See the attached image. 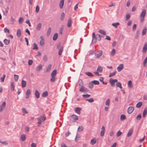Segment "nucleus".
Wrapping results in <instances>:
<instances>
[{
    "mask_svg": "<svg viewBox=\"0 0 147 147\" xmlns=\"http://www.w3.org/2000/svg\"><path fill=\"white\" fill-rule=\"evenodd\" d=\"M97 36L95 35V33L93 32L92 34V42L93 44H95L96 42V39Z\"/></svg>",
    "mask_w": 147,
    "mask_h": 147,
    "instance_id": "nucleus-1",
    "label": "nucleus"
},
{
    "mask_svg": "<svg viewBox=\"0 0 147 147\" xmlns=\"http://www.w3.org/2000/svg\"><path fill=\"white\" fill-rule=\"evenodd\" d=\"M78 119V118L76 115H71L70 120L72 122H75Z\"/></svg>",
    "mask_w": 147,
    "mask_h": 147,
    "instance_id": "nucleus-2",
    "label": "nucleus"
},
{
    "mask_svg": "<svg viewBox=\"0 0 147 147\" xmlns=\"http://www.w3.org/2000/svg\"><path fill=\"white\" fill-rule=\"evenodd\" d=\"M79 91L81 92H88L89 90L86 88L84 87L83 86H81Z\"/></svg>",
    "mask_w": 147,
    "mask_h": 147,
    "instance_id": "nucleus-3",
    "label": "nucleus"
},
{
    "mask_svg": "<svg viewBox=\"0 0 147 147\" xmlns=\"http://www.w3.org/2000/svg\"><path fill=\"white\" fill-rule=\"evenodd\" d=\"M134 107H129L127 109V112L129 114H131L134 111Z\"/></svg>",
    "mask_w": 147,
    "mask_h": 147,
    "instance_id": "nucleus-4",
    "label": "nucleus"
},
{
    "mask_svg": "<svg viewBox=\"0 0 147 147\" xmlns=\"http://www.w3.org/2000/svg\"><path fill=\"white\" fill-rule=\"evenodd\" d=\"M102 51H101L97 52V53H95V56L96 58H98L101 56L102 54Z\"/></svg>",
    "mask_w": 147,
    "mask_h": 147,
    "instance_id": "nucleus-5",
    "label": "nucleus"
},
{
    "mask_svg": "<svg viewBox=\"0 0 147 147\" xmlns=\"http://www.w3.org/2000/svg\"><path fill=\"white\" fill-rule=\"evenodd\" d=\"M6 105V103L5 102H4L2 103V105L0 106V112H2L3 109L5 108Z\"/></svg>",
    "mask_w": 147,
    "mask_h": 147,
    "instance_id": "nucleus-6",
    "label": "nucleus"
},
{
    "mask_svg": "<svg viewBox=\"0 0 147 147\" xmlns=\"http://www.w3.org/2000/svg\"><path fill=\"white\" fill-rule=\"evenodd\" d=\"M82 110V108L80 107H76L75 109V112L78 114L80 115V111Z\"/></svg>",
    "mask_w": 147,
    "mask_h": 147,
    "instance_id": "nucleus-7",
    "label": "nucleus"
},
{
    "mask_svg": "<svg viewBox=\"0 0 147 147\" xmlns=\"http://www.w3.org/2000/svg\"><path fill=\"white\" fill-rule=\"evenodd\" d=\"M123 68V64H120L117 67V69L118 71H120Z\"/></svg>",
    "mask_w": 147,
    "mask_h": 147,
    "instance_id": "nucleus-8",
    "label": "nucleus"
},
{
    "mask_svg": "<svg viewBox=\"0 0 147 147\" xmlns=\"http://www.w3.org/2000/svg\"><path fill=\"white\" fill-rule=\"evenodd\" d=\"M147 50V43L146 42L144 45V46L143 48L142 52L143 53H145Z\"/></svg>",
    "mask_w": 147,
    "mask_h": 147,
    "instance_id": "nucleus-9",
    "label": "nucleus"
},
{
    "mask_svg": "<svg viewBox=\"0 0 147 147\" xmlns=\"http://www.w3.org/2000/svg\"><path fill=\"white\" fill-rule=\"evenodd\" d=\"M133 129L132 128H131L129 130L127 135V137H129L133 133Z\"/></svg>",
    "mask_w": 147,
    "mask_h": 147,
    "instance_id": "nucleus-10",
    "label": "nucleus"
},
{
    "mask_svg": "<svg viewBox=\"0 0 147 147\" xmlns=\"http://www.w3.org/2000/svg\"><path fill=\"white\" fill-rule=\"evenodd\" d=\"M40 38L41 40H40V44L41 46H43L44 45L45 43L44 42V40L43 37L42 36L40 37Z\"/></svg>",
    "mask_w": 147,
    "mask_h": 147,
    "instance_id": "nucleus-11",
    "label": "nucleus"
},
{
    "mask_svg": "<svg viewBox=\"0 0 147 147\" xmlns=\"http://www.w3.org/2000/svg\"><path fill=\"white\" fill-rule=\"evenodd\" d=\"M42 69V65L41 64L39 65L36 67V70L38 71H40Z\"/></svg>",
    "mask_w": 147,
    "mask_h": 147,
    "instance_id": "nucleus-12",
    "label": "nucleus"
},
{
    "mask_svg": "<svg viewBox=\"0 0 147 147\" xmlns=\"http://www.w3.org/2000/svg\"><path fill=\"white\" fill-rule=\"evenodd\" d=\"M146 13V10L145 9H143L142 11L140 17H144L145 16Z\"/></svg>",
    "mask_w": 147,
    "mask_h": 147,
    "instance_id": "nucleus-13",
    "label": "nucleus"
},
{
    "mask_svg": "<svg viewBox=\"0 0 147 147\" xmlns=\"http://www.w3.org/2000/svg\"><path fill=\"white\" fill-rule=\"evenodd\" d=\"M64 0H61L59 3V7L61 9L63 8L64 4Z\"/></svg>",
    "mask_w": 147,
    "mask_h": 147,
    "instance_id": "nucleus-14",
    "label": "nucleus"
},
{
    "mask_svg": "<svg viewBox=\"0 0 147 147\" xmlns=\"http://www.w3.org/2000/svg\"><path fill=\"white\" fill-rule=\"evenodd\" d=\"M147 30V28L146 26H144L142 30V35L144 36L146 34Z\"/></svg>",
    "mask_w": 147,
    "mask_h": 147,
    "instance_id": "nucleus-15",
    "label": "nucleus"
},
{
    "mask_svg": "<svg viewBox=\"0 0 147 147\" xmlns=\"http://www.w3.org/2000/svg\"><path fill=\"white\" fill-rule=\"evenodd\" d=\"M35 95L36 98H38L40 97V94L39 92L37 90H36L35 91Z\"/></svg>",
    "mask_w": 147,
    "mask_h": 147,
    "instance_id": "nucleus-16",
    "label": "nucleus"
},
{
    "mask_svg": "<svg viewBox=\"0 0 147 147\" xmlns=\"http://www.w3.org/2000/svg\"><path fill=\"white\" fill-rule=\"evenodd\" d=\"M109 82L111 84V86H114L115 85L114 84H115V82H114L113 81V79L112 78H111L109 80Z\"/></svg>",
    "mask_w": 147,
    "mask_h": 147,
    "instance_id": "nucleus-17",
    "label": "nucleus"
},
{
    "mask_svg": "<svg viewBox=\"0 0 147 147\" xmlns=\"http://www.w3.org/2000/svg\"><path fill=\"white\" fill-rule=\"evenodd\" d=\"M52 65L51 64H49L48 67H47L46 69V71L47 72H49L50 71Z\"/></svg>",
    "mask_w": 147,
    "mask_h": 147,
    "instance_id": "nucleus-18",
    "label": "nucleus"
},
{
    "mask_svg": "<svg viewBox=\"0 0 147 147\" xmlns=\"http://www.w3.org/2000/svg\"><path fill=\"white\" fill-rule=\"evenodd\" d=\"M71 19L70 18H69L68 19V22L67 24V26L68 27H70L71 24Z\"/></svg>",
    "mask_w": 147,
    "mask_h": 147,
    "instance_id": "nucleus-19",
    "label": "nucleus"
},
{
    "mask_svg": "<svg viewBox=\"0 0 147 147\" xmlns=\"http://www.w3.org/2000/svg\"><path fill=\"white\" fill-rule=\"evenodd\" d=\"M37 120L38 122H37V126H40V124L42 123V121H41V118L40 117L38 118Z\"/></svg>",
    "mask_w": 147,
    "mask_h": 147,
    "instance_id": "nucleus-20",
    "label": "nucleus"
},
{
    "mask_svg": "<svg viewBox=\"0 0 147 147\" xmlns=\"http://www.w3.org/2000/svg\"><path fill=\"white\" fill-rule=\"evenodd\" d=\"M85 74L88 76L91 77H93L94 76V75L90 72H85Z\"/></svg>",
    "mask_w": 147,
    "mask_h": 147,
    "instance_id": "nucleus-21",
    "label": "nucleus"
},
{
    "mask_svg": "<svg viewBox=\"0 0 147 147\" xmlns=\"http://www.w3.org/2000/svg\"><path fill=\"white\" fill-rule=\"evenodd\" d=\"M98 32L104 35H106V34L105 32L103 30H99L98 31Z\"/></svg>",
    "mask_w": 147,
    "mask_h": 147,
    "instance_id": "nucleus-22",
    "label": "nucleus"
},
{
    "mask_svg": "<svg viewBox=\"0 0 147 147\" xmlns=\"http://www.w3.org/2000/svg\"><path fill=\"white\" fill-rule=\"evenodd\" d=\"M58 37V33H55L54 34V35L53 36V40H55Z\"/></svg>",
    "mask_w": 147,
    "mask_h": 147,
    "instance_id": "nucleus-23",
    "label": "nucleus"
},
{
    "mask_svg": "<svg viewBox=\"0 0 147 147\" xmlns=\"http://www.w3.org/2000/svg\"><path fill=\"white\" fill-rule=\"evenodd\" d=\"M104 78L103 77H101L99 79V81L102 82L103 84L104 85H107V82H104L103 80L104 79Z\"/></svg>",
    "mask_w": 147,
    "mask_h": 147,
    "instance_id": "nucleus-24",
    "label": "nucleus"
},
{
    "mask_svg": "<svg viewBox=\"0 0 147 147\" xmlns=\"http://www.w3.org/2000/svg\"><path fill=\"white\" fill-rule=\"evenodd\" d=\"M26 81L24 80H22V88H24L26 87Z\"/></svg>",
    "mask_w": 147,
    "mask_h": 147,
    "instance_id": "nucleus-25",
    "label": "nucleus"
},
{
    "mask_svg": "<svg viewBox=\"0 0 147 147\" xmlns=\"http://www.w3.org/2000/svg\"><path fill=\"white\" fill-rule=\"evenodd\" d=\"M10 42V40H7V39H5L3 40L4 44L7 45L9 44Z\"/></svg>",
    "mask_w": 147,
    "mask_h": 147,
    "instance_id": "nucleus-26",
    "label": "nucleus"
},
{
    "mask_svg": "<svg viewBox=\"0 0 147 147\" xmlns=\"http://www.w3.org/2000/svg\"><path fill=\"white\" fill-rule=\"evenodd\" d=\"M48 95V92L47 91H45L43 92L42 94V97H45Z\"/></svg>",
    "mask_w": 147,
    "mask_h": 147,
    "instance_id": "nucleus-27",
    "label": "nucleus"
},
{
    "mask_svg": "<svg viewBox=\"0 0 147 147\" xmlns=\"http://www.w3.org/2000/svg\"><path fill=\"white\" fill-rule=\"evenodd\" d=\"M142 102H138L136 105V107L138 108H139L141 107L142 105Z\"/></svg>",
    "mask_w": 147,
    "mask_h": 147,
    "instance_id": "nucleus-28",
    "label": "nucleus"
},
{
    "mask_svg": "<svg viewBox=\"0 0 147 147\" xmlns=\"http://www.w3.org/2000/svg\"><path fill=\"white\" fill-rule=\"evenodd\" d=\"M51 32V28L50 27H49L47 30V36H49Z\"/></svg>",
    "mask_w": 147,
    "mask_h": 147,
    "instance_id": "nucleus-29",
    "label": "nucleus"
},
{
    "mask_svg": "<svg viewBox=\"0 0 147 147\" xmlns=\"http://www.w3.org/2000/svg\"><path fill=\"white\" fill-rule=\"evenodd\" d=\"M126 118V117L125 115L123 114L121 115L120 118V119L121 121H123Z\"/></svg>",
    "mask_w": 147,
    "mask_h": 147,
    "instance_id": "nucleus-30",
    "label": "nucleus"
},
{
    "mask_svg": "<svg viewBox=\"0 0 147 147\" xmlns=\"http://www.w3.org/2000/svg\"><path fill=\"white\" fill-rule=\"evenodd\" d=\"M57 74V70L55 69L54 70L51 74V76H54L56 75Z\"/></svg>",
    "mask_w": 147,
    "mask_h": 147,
    "instance_id": "nucleus-31",
    "label": "nucleus"
},
{
    "mask_svg": "<svg viewBox=\"0 0 147 147\" xmlns=\"http://www.w3.org/2000/svg\"><path fill=\"white\" fill-rule=\"evenodd\" d=\"M120 24L119 22L113 23L112 24V25L114 26L115 28L117 27V26Z\"/></svg>",
    "mask_w": 147,
    "mask_h": 147,
    "instance_id": "nucleus-32",
    "label": "nucleus"
},
{
    "mask_svg": "<svg viewBox=\"0 0 147 147\" xmlns=\"http://www.w3.org/2000/svg\"><path fill=\"white\" fill-rule=\"evenodd\" d=\"M102 70L103 68L102 67H100V66H98L97 71H98L99 72H101L102 71Z\"/></svg>",
    "mask_w": 147,
    "mask_h": 147,
    "instance_id": "nucleus-33",
    "label": "nucleus"
},
{
    "mask_svg": "<svg viewBox=\"0 0 147 147\" xmlns=\"http://www.w3.org/2000/svg\"><path fill=\"white\" fill-rule=\"evenodd\" d=\"M147 114V110L145 109L143 111V115L142 116L143 118H144L146 116V114Z\"/></svg>",
    "mask_w": 147,
    "mask_h": 147,
    "instance_id": "nucleus-34",
    "label": "nucleus"
},
{
    "mask_svg": "<svg viewBox=\"0 0 147 147\" xmlns=\"http://www.w3.org/2000/svg\"><path fill=\"white\" fill-rule=\"evenodd\" d=\"M11 89L12 91H13L14 90V86L13 82H12L11 84Z\"/></svg>",
    "mask_w": 147,
    "mask_h": 147,
    "instance_id": "nucleus-35",
    "label": "nucleus"
},
{
    "mask_svg": "<svg viewBox=\"0 0 147 147\" xmlns=\"http://www.w3.org/2000/svg\"><path fill=\"white\" fill-rule=\"evenodd\" d=\"M21 139L23 141H25L26 139V136L24 134H22L21 136Z\"/></svg>",
    "mask_w": 147,
    "mask_h": 147,
    "instance_id": "nucleus-36",
    "label": "nucleus"
},
{
    "mask_svg": "<svg viewBox=\"0 0 147 147\" xmlns=\"http://www.w3.org/2000/svg\"><path fill=\"white\" fill-rule=\"evenodd\" d=\"M33 50H37L38 49V46L36 43H34L33 44Z\"/></svg>",
    "mask_w": 147,
    "mask_h": 147,
    "instance_id": "nucleus-37",
    "label": "nucleus"
},
{
    "mask_svg": "<svg viewBox=\"0 0 147 147\" xmlns=\"http://www.w3.org/2000/svg\"><path fill=\"white\" fill-rule=\"evenodd\" d=\"M42 24L41 23H38L36 26V29L38 30H40Z\"/></svg>",
    "mask_w": 147,
    "mask_h": 147,
    "instance_id": "nucleus-38",
    "label": "nucleus"
},
{
    "mask_svg": "<svg viewBox=\"0 0 147 147\" xmlns=\"http://www.w3.org/2000/svg\"><path fill=\"white\" fill-rule=\"evenodd\" d=\"M88 87L90 89H92L94 87V85L92 83L90 82L88 84Z\"/></svg>",
    "mask_w": 147,
    "mask_h": 147,
    "instance_id": "nucleus-39",
    "label": "nucleus"
},
{
    "mask_svg": "<svg viewBox=\"0 0 147 147\" xmlns=\"http://www.w3.org/2000/svg\"><path fill=\"white\" fill-rule=\"evenodd\" d=\"M132 83V82L131 80H129L128 81V86L129 88H131L133 87Z\"/></svg>",
    "mask_w": 147,
    "mask_h": 147,
    "instance_id": "nucleus-40",
    "label": "nucleus"
},
{
    "mask_svg": "<svg viewBox=\"0 0 147 147\" xmlns=\"http://www.w3.org/2000/svg\"><path fill=\"white\" fill-rule=\"evenodd\" d=\"M92 82L95 85H98L99 84V82L98 80H94L92 81Z\"/></svg>",
    "mask_w": 147,
    "mask_h": 147,
    "instance_id": "nucleus-41",
    "label": "nucleus"
},
{
    "mask_svg": "<svg viewBox=\"0 0 147 147\" xmlns=\"http://www.w3.org/2000/svg\"><path fill=\"white\" fill-rule=\"evenodd\" d=\"M21 34V32L20 29H18L17 30V35L18 36L20 37V36Z\"/></svg>",
    "mask_w": 147,
    "mask_h": 147,
    "instance_id": "nucleus-42",
    "label": "nucleus"
},
{
    "mask_svg": "<svg viewBox=\"0 0 147 147\" xmlns=\"http://www.w3.org/2000/svg\"><path fill=\"white\" fill-rule=\"evenodd\" d=\"M117 87H119L121 89L122 87L121 86V84L120 82H117L116 84Z\"/></svg>",
    "mask_w": 147,
    "mask_h": 147,
    "instance_id": "nucleus-43",
    "label": "nucleus"
},
{
    "mask_svg": "<svg viewBox=\"0 0 147 147\" xmlns=\"http://www.w3.org/2000/svg\"><path fill=\"white\" fill-rule=\"evenodd\" d=\"M61 48H63V46H61V44L60 43L58 44L57 45V48L58 49H61Z\"/></svg>",
    "mask_w": 147,
    "mask_h": 147,
    "instance_id": "nucleus-44",
    "label": "nucleus"
},
{
    "mask_svg": "<svg viewBox=\"0 0 147 147\" xmlns=\"http://www.w3.org/2000/svg\"><path fill=\"white\" fill-rule=\"evenodd\" d=\"M116 73V71H115L114 72L112 73H110L109 75V77H111L113 76H115Z\"/></svg>",
    "mask_w": 147,
    "mask_h": 147,
    "instance_id": "nucleus-45",
    "label": "nucleus"
},
{
    "mask_svg": "<svg viewBox=\"0 0 147 147\" xmlns=\"http://www.w3.org/2000/svg\"><path fill=\"white\" fill-rule=\"evenodd\" d=\"M24 21V18L22 17H20L19 18V23L20 24H22V23Z\"/></svg>",
    "mask_w": 147,
    "mask_h": 147,
    "instance_id": "nucleus-46",
    "label": "nucleus"
},
{
    "mask_svg": "<svg viewBox=\"0 0 147 147\" xmlns=\"http://www.w3.org/2000/svg\"><path fill=\"white\" fill-rule=\"evenodd\" d=\"M96 140L94 139H92L91 140L90 143L92 145H93L96 143Z\"/></svg>",
    "mask_w": 147,
    "mask_h": 147,
    "instance_id": "nucleus-47",
    "label": "nucleus"
},
{
    "mask_svg": "<svg viewBox=\"0 0 147 147\" xmlns=\"http://www.w3.org/2000/svg\"><path fill=\"white\" fill-rule=\"evenodd\" d=\"M14 78L16 82H17L18 80V75L15 74L14 76Z\"/></svg>",
    "mask_w": 147,
    "mask_h": 147,
    "instance_id": "nucleus-48",
    "label": "nucleus"
},
{
    "mask_svg": "<svg viewBox=\"0 0 147 147\" xmlns=\"http://www.w3.org/2000/svg\"><path fill=\"white\" fill-rule=\"evenodd\" d=\"M82 96L83 97L85 98H88L90 96V95L88 94H83Z\"/></svg>",
    "mask_w": 147,
    "mask_h": 147,
    "instance_id": "nucleus-49",
    "label": "nucleus"
},
{
    "mask_svg": "<svg viewBox=\"0 0 147 147\" xmlns=\"http://www.w3.org/2000/svg\"><path fill=\"white\" fill-rule=\"evenodd\" d=\"M139 33L140 31L139 30H138L136 32V34L135 36V38L137 39L138 38Z\"/></svg>",
    "mask_w": 147,
    "mask_h": 147,
    "instance_id": "nucleus-50",
    "label": "nucleus"
},
{
    "mask_svg": "<svg viewBox=\"0 0 147 147\" xmlns=\"http://www.w3.org/2000/svg\"><path fill=\"white\" fill-rule=\"evenodd\" d=\"M147 63V57H146L144 59L143 62V65L144 67L146 65Z\"/></svg>",
    "mask_w": 147,
    "mask_h": 147,
    "instance_id": "nucleus-51",
    "label": "nucleus"
},
{
    "mask_svg": "<svg viewBox=\"0 0 147 147\" xmlns=\"http://www.w3.org/2000/svg\"><path fill=\"white\" fill-rule=\"evenodd\" d=\"M65 13H62L60 17V20H63L65 17Z\"/></svg>",
    "mask_w": 147,
    "mask_h": 147,
    "instance_id": "nucleus-52",
    "label": "nucleus"
},
{
    "mask_svg": "<svg viewBox=\"0 0 147 147\" xmlns=\"http://www.w3.org/2000/svg\"><path fill=\"white\" fill-rule=\"evenodd\" d=\"M0 143L6 146L8 145V143L7 141L2 142L1 140H0Z\"/></svg>",
    "mask_w": 147,
    "mask_h": 147,
    "instance_id": "nucleus-53",
    "label": "nucleus"
},
{
    "mask_svg": "<svg viewBox=\"0 0 147 147\" xmlns=\"http://www.w3.org/2000/svg\"><path fill=\"white\" fill-rule=\"evenodd\" d=\"M84 129L83 127L82 126H80L78 128V131H82Z\"/></svg>",
    "mask_w": 147,
    "mask_h": 147,
    "instance_id": "nucleus-54",
    "label": "nucleus"
},
{
    "mask_svg": "<svg viewBox=\"0 0 147 147\" xmlns=\"http://www.w3.org/2000/svg\"><path fill=\"white\" fill-rule=\"evenodd\" d=\"M63 51V48H61V49H59L58 53V54L59 55H61Z\"/></svg>",
    "mask_w": 147,
    "mask_h": 147,
    "instance_id": "nucleus-55",
    "label": "nucleus"
},
{
    "mask_svg": "<svg viewBox=\"0 0 147 147\" xmlns=\"http://www.w3.org/2000/svg\"><path fill=\"white\" fill-rule=\"evenodd\" d=\"M96 36H97V39L98 41H100L101 40V37H103L102 36H100V35L98 34H96Z\"/></svg>",
    "mask_w": 147,
    "mask_h": 147,
    "instance_id": "nucleus-56",
    "label": "nucleus"
},
{
    "mask_svg": "<svg viewBox=\"0 0 147 147\" xmlns=\"http://www.w3.org/2000/svg\"><path fill=\"white\" fill-rule=\"evenodd\" d=\"M86 101H88L89 102H91V103L92 102H94V100L93 99V98H90L89 99H86Z\"/></svg>",
    "mask_w": 147,
    "mask_h": 147,
    "instance_id": "nucleus-57",
    "label": "nucleus"
},
{
    "mask_svg": "<svg viewBox=\"0 0 147 147\" xmlns=\"http://www.w3.org/2000/svg\"><path fill=\"white\" fill-rule=\"evenodd\" d=\"M130 14L129 13L127 14L126 15L125 20L126 21L128 20L130 18Z\"/></svg>",
    "mask_w": 147,
    "mask_h": 147,
    "instance_id": "nucleus-58",
    "label": "nucleus"
},
{
    "mask_svg": "<svg viewBox=\"0 0 147 147\" xmlns=\"http://www.w3.org/2000/svg\"><path fill=\"white\" fill-rule=\"evenodd\" d=\"M22 110L23 113L25 114H27L28 113V112L26 111L25 108H23Z\"/></svg>",
    "mask_w": 147,
    "mask_h": 147,
    "instance_id": "nucleus-59",
    "label": "nucleus"
},
{
    "mask_svg": "<svg viewBox=\"0 0 147 147\" xmlns=\"http://www.w3.org/2000/svg\"><path fill=\"white\" fill-rule=\"evenodd\" d=\"M141 118V115L139 114L136 117V119L138 120H140Z\"/></svg>",
    "mask_w": 147,
    "mask_h": 147,
    "instance_id": "nucleus-60",
    "label": "nucleus"
},
{
    "mask_svg": "<svg viewBox=\"0 0 147 147\" xmlns=\"http://www.w3.org/2000/svg\"><path fill=\"white\" fill-rule=\"evenodd\" d=\"M31 94V91L30 89H28L26 91V95H30Z\"/></svg>",
    "mask_w": 147,
    "mask_h": 147,
    "instance_id": "nucleus-61",
    "label": "nucleus"
},
{
    "mask_svg": "<svg viewBox=\"0 0 147 147\" xmlns=\"http://www.w3.org/2000/svg\"><path fill=\"white\" fill-rule=\"evenodd\" d=\"M51 78L50 79V81L51 82H54L55 80V77L54 76H51Z\"/></svg>",
    "mask_w": 147,
    "mask_h": 147,
    "instance_id": "nucleus-62",
    "label": "nucleus"
},
{
    "mask_svg": "<svg viewBox=\"0 0 147 147\" xmlns=\"http://www.w3.org/2000/svg\"><path fill=\"white\" fill-rule=\"evenodd\" d=\"M115 51H115V49H113L112 50V51H111V55L112 56L114 55L115 53Z\"/></svg>",
    "mask_w": 147,
    "mask_h": 147,
    "instance_id": "nucleus-63",
    "label": "nucleus"
},
{
    "mask_svg": "<svg viewBox=\"0 0 147 147\" xmlns=\"http://www.w3.org/2000/svg\"><path fill=\"white\" fill-rule=\"evenodd\" d=\"M4 31L5 33H9V30L6 28H4Z\"/></svg>",
    "mask_w": 147,
    "mask_h": 147,
    "instance_id": "nucleus-64",
    "label": "nucleus"
}]
</instances>
